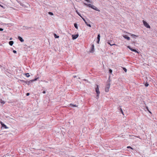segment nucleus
Listing matches in <instances>:
<instances>
[{
  "label": "nucleus",
  "mask_w": 157,
  "mask_h": 157,
  "mask_svg": "<svg viewBox=\"0 0 157 157\" xmlns=\"http://www.w3.org/2000/svg\"><path fill=\"white\" fill-rule=\"evenodd\" d=\"M12 39V38H11L10 39V40H11Z\"/></svg>",
  "instance_id": "nucleus-40"
},
{
  "label": "nucleus",
  "mask_w": 157,
  "mask_h": 157,
  "mask_svg": "<svg viewBox=\"0 0 157 157\" xmlns=\"http://www.w3.org/2000/svg\"><path fill=\"white\" fill-rule=\"evenodd\" d=\"M92 8L96 11H98L99 12L100 11V10L99 9H98L97 7H96L94 5H93Z\"/></svg>",
  "instance_id": "nucleus-7"
},
{
  "label": "nucleus",
  "mask_w": 157,
  "mask_h": 157,
  "mask_svg": "<svg viewBox=\"0 0 157 157\" xmlns=\"http://www.w3.org/2000/svg\"><path fill=\"white\" fill-rule=\"evenodd\" d=\"M13 44V42L12 41H10L9 42V44L10 46H12Z\"/></svg>",
  "instance_id": "nucleus-14"
},
{
  "label": "nucleus",
  "mask_w": 157,
  "mask_h": 157,
  "mask_svg": "<svg viewBox=\"0 0 157 157\" xmlns=\"http://www.w3.org/2000/svg\"><path fill=\"white\" fill-rule=\"evenodd\" d=\"M13 52L14 53H17V51L16 50H13Z\"/></svg>",
  "instance_id": "nucleus-35"
},
{
  "label": "nucleus",
  "mask_w": 157,
  "mask_h": 157,
  "mask_svg": "<svg viewBox=\"0 0 157 157\" xmlns=\"http://www.w3.org/2000/svg\"><path fill=\"white\" fill-rule=\"evenodd\" d=\"M81 17L82 18V19L84 21L85 23V22H87V21L85 20V19L84 18H83L82 17Z\"/></svg>",
  "instance_id": "nucleus-30"
},
{
  "label": "nucleus",
  "mask_w": 157,
  "mask_h": 157,
  "mask_svg": "<svg viewBox=\"0 0 157 157\" xmlns=\"http://www.w3.org/2000/svg\"><path fill=\"white\" fill-rule=\"evenodd\" d=\"M127 147L128 148H131V149H132V147H130V146H128V147Z\"/></svg>",
  "instance_id": "nucleus-38"
},
{
  "label": "nucleus",
  "mask_w": 157,
  "mask_h": 157,
  "mask_svg": "<svg viewBox=\"0 0 157 157\" xmlns=\"http://www.w3.org/2000/svg\"><path fill=\"white\" fill-rule=\"evenodd\" d=\"M96 86L97 87L95 88V91L97 94V95L96 96L97 98L98 99L99 98V96L100 94V92L99 90V86L98 85H97Z\"/></svg>",
  "instance_id": "nucleus-1"
},
{
  "label": "nucleus",
  "mask_w": 157,
  "mask_h": 157,
  "mask_svg": "<svg viewBox=\"0 0 157 157\" xmlns=\"http://www.w3.org/2000/svg\"><path fill=\"white\" fill-rule=\"evenodd\" d=\"M29 94H29V93H27L26 94V95L27 96H28L29 95Z\"/></svg>",
  "instance_id": "nucleus-37"
},
{
  "label": "nucleus",
  "mask_w": 157,
  "mask_h": 157,
  "mask_svg": "<svg viewBox=\"0 0 157 157\" xmlns=\"http://www.w3.org/2000/svg\"><path fill=\"white\" fill-rule=\"evenodd\" d=\"M43 93V94H45L46 93V92L44 91H43V92H42Z\"/></svg>",
  "instance_id": "nucleus-39"
},
{
  "label": "nucleus",
  "mask_w": 157,
  "mask_h": 157,
  "mask_svg": "<svg viewBox=\"0 0 157 157\" xmlns=\"http://www.w3.org/2000/svg\"><path fill=\"white\" fill-rule=\"evenodd\" d=\"M76 12L77 14L80 16L81 17H82V16L81 15V14L77 11V10H76Z\"/></svg>",
  "instance_id": "nucleus-20"
},
{
  "label": "nucleus",
  "mask_w": 157,
  "mask_h": 157,
  "mask_svg": "<svg viewBox=\"0 0 157 157\" xmlns=\"http://www.w3.org/2000/svg\"><path fill=\"white\" fill-rule=\"evenodd\" d=\"M54 37L56 38H58L59 37V36H57L56 34H54Z\"/></svg>",
  "instance_id": "nucleus-17"
},
{
  "label": "nucleus",
  "mask_w": 157,
  "mask_h": 157,
  "mask_svg": "<svg viewBox=\"0 0 157 157\" xmlns=\"http://www.w3.org/2000/svg\"><path fill=\"white\" fill-rule=\"evenodd\" d=\"M74 26L75 27V28L77 29H78V26H77V24L76 23H75L74 24Z\"/></svg>",
  "instance_id": "nucleus-18"
},
{
  "label": "nucleus",
  "mask_w": 157,
  "mask_h": 157,
  "mask_svg": "<svg viewBox=\"0 0 157 157\" xmlns=\"http://www.w3.org/2000/svg\"><path fill=\"white\" fill-rule=\"evenodd\" d=\"M1 124L2 125V127L5 129H7L8 128L5 124L2 122L1 121Z\"/></svg>",
  "instance_id": "nucleus-5"
},
{
  "label": "nucleus",
  "mask_w": 157,
  "mask_h": 157,
  "mask_svg": "<svg viewBox=\"0 0 157 157\" xmlns=\"http://www.w3.org/2000/svg\"><path fill=\"white\" fill-rule=\"evenodd\" d=\"M70 105H71V106H73V107H76L77 106V105H73V104H70Z\"/></svg>",
  "instance_id": "nucleus-23"
},
{
  "label": "nucleus",
  "mask_w": 157,
  "mask_h": 157,
  "mask_svg": "<svg viewBox=\"0 0 157 157\" xmlns=\"http://www.w3.org/2000/svg\"><path fill=\"white\" fill-rule=\"evenodd\" d=\"M109 72L111 74L112 72V70L110 69L109 70Z\"/></svg>",
  "instance_id": "nucleus-29"
},
{
  "label": "nucleus",
  "mask_w": 157,
  "mask_h": 157,
  "mask_svg": "<svg viewBox=\"0 0 157 157\" xmlns=\"http://www.w3.org/2000/svg\"><path fill=\"white\" fill-rule=\"evenodd\" d=\"M110 87V84L109 83L107 85L105 89V91L106 92H108L109 91Z\"/></svg>",
  "instance_id": "nucleus-4"
},
{
  "label": "nucleus",
  "mask_w": 157,
  "mask_h": 157,
  "mask_svg": "<svg viewBox=\"0 0 157 157\" xmlns=\"http://www.w3.org/2000/svg\"><path fill=\"white\" fill-rule=\"evenodd\" d=\"M20 4L21 6H25V5L22 3H20Z\"/></svg>",
  "instance_id": "nucleus-28"
},
{
  "label": "nucleus",
  "mask_w": 157,
  "mask_h": 157,
  "mask_svg": "<svg viewBox=\"0 0 157 157\" xmlns=\"http://www.w3.org/2000/svg\"><path fill=\"white\" fill-rule=\"evenodd\" d=\"M123 36L127 40H129L130 39V38L129 37L127 36L126 35H123Z\"/></svg>",
  "instance_id": "nucleus-8"
},
{
  "label": "nucleus",
  "mask_w": 157,
  "mask_h": 157,
  "mask_svg": "<svg viewBox=\"0 0 157 157\" xmlns=\"http://www.w3.org/2000/svg\"><path fill=\"white\" fill-rule=\"evenodd\" d=\"M109 44L111 46H112L113 45H116V44H112V43H110L109 42H108Z\"/></svg>",
  "instance_id": "nucleus-19"
},
{
  "label": "nucleus",
  "mask_w": 157,
  "mask_h": 157,
  "mask_svg": "<svg viewBox=\"0 0 157 157\" xmlns=\"http://www.w3.org/2000/svg\"><path fill=\"white\" fill-rule=\"evenodd\" d=\"M127 48L129 49L131 51H132V50H133V49L130 46H128Z\"/></svg>",
  "instance_id": "nucleus-21"
},
{
  "label": "nucleus",
  "mask_w": 157,
  "mask_h": 157,
  "mask_svg": "<svg viewBox=\"0 0 157 157\" xmlns=\"http://www.w3.org/2000/svg\"><path fill=\"white\" fill-rule=\"evenodd\" d=\"M100 34H99L98 35V36H97V40H98V41H97V43L98 44H99V42L100 41Z\"/></svg>",
  "instance_id": "nucleus-11"
},
{
  "label": "nucleus",
  "mask_w": 157,
  "mask_h": 157,
  "mask_svg": "<svg viewBox=\"0 0 157 157\" xmlns=\"http://www.w3.org/2000/svg\"><path fill=\"white\" fill-rule=\"evenodd\" d=\"M85 24H86V25L87 26H89V27H91V25L90 24H88L87 22H85Z\"/></svg>",
  "instance_id": "nucleus-16"
},
{
  "label": "nucleus",
  "mask_w": 157,
  "mask_h": 157,
  "mask_svg": "<svg viewBox=\"0 0 157 157\" xmlns=\"http://www.w3.org/2000/svg\"><path fill=\"white\" fill-rule=\"evenodd\" d=\"M132 51L134 52H137V53L138 52L137 51L136 49H133V50H132Z\"/></svg>",
  "instance_id": "nucleus-33"
},
{
  "label": "nucleus",
  "mask_w": 157,
  "mask_h": 157,
  "mask_svg": "<svg viewBox=\"0 0 157 157\" xmlns=\"http://www.w3.org/2000/svg\"><path fill=\"white\" fill-rule=\"evenodd\" d=\"M49 14L51 15H53V13L52 12H49L48 13Z\"/></svg>",
  "instance_id": "nucleus-25"
},
{
  "label": "nucleus",
  "mask_w": 157,
  "mask_h": 157,
  "mask_svg": "<svg viewBox=\"0 0 157 157\" xmlns=\"http://www.w3.org/2000/svg\"><path fill=\"white\" fill-rule=\"evenodd\" d=\"M94 45L93 44L92 45V47H91V50L90 52H94Z\"/></svg>",
  "instance_id": "nucleus-13"
},
{
  "label": "nucleus",
  "mask_w": 157,
  "mask_h": 157,
  "mask_svg": "<svg viewBox=\"0 0 157 157\" xmlns=\"http://www.w3.org/2000/svg\"><path fill=\"white\" fill-rule=\"evenodd\" d=\"M38 79V77H37V78H35V79L31 80L29 81H26L25 82L28 85H29L30 83H31L32 82L37 80Z\"/></svg>",
  "instance_id": "nucleus-2"
},
{
  "label": "nucleus",
  "mask_w": 157,
  "mask_h": 157,
  "mask_svg": "<svg viewBox=\"0 0 157 157\" xmlns=\"http://www.w3.org/2000/svg\"><path fill=\"white\" fill-rule=\"evenodd\" d=\"M18 39L21 42H23L24 41V40L23 39V38L20 36H18Z\"/></svg>",
  "instance_id": "nucleus-12"
},
{
  "label": "nucleus",
  "mask_w": 157,
  "mask_h": 157,
  "mask_svg": "<svg viewBox=\"0 0 157 157\" xmlns=\"http://www.w3.org/2000/svg\"><path fill=\"white\" fill-rule=\"evenodd\" d=\"M128 33L129 34H130L131 36H132V37L133 38H136V37H138V36H136V35H134V34H131V33Z\"/></svg>",
  "instance_id": "nucleus-9"
},
{
  "label": "nucleus",
  "mask_w": 157,
  "mask_h": 157,
  "mask_svg": "<svg viewBox=\"0 0 157 157\" xmlns=\"http://www.w3.org/2000/svg\"><path fill=\"white\" fill-rule=\"evenodd\" d=\"M143 24L144 26L147 28H150V26L145 21L143 20Z\"/></svg>",
  "instance_id": "nucleus-3"
},
{
  "label": "nucleus",
  "mask_w": 157,
  "mask_h": 157,
  "mask_svg": "<svg viewBox=\"0 0 157 157\" xmlns=\"http://www.w3.org/2000/svg\"><path fill=\"white\" fill-rule=\"evenodd\" d=\"M0 102L1 103H2V104H3L5 103V101H3L2 100H1L0 101Z\"/></svg>",
  "instance_id": "nucleus-24"
},
{
  "label": "nucleus",
  "mask_w": 157,
  "mask_h": 157,
  "mask_svg": "<svg viewBox=\"0 0 157 157\" xmlns=\"http://www.w3.org/2000/svg\"><path fill=\"white\" fill-rule=\"evenodd\" d=\"M74 77H76V76H74Z\"/></svg>",
  "instance_id": "nucleus-41"
},
{
  "label": "nucleus",
  "mask_w": 157,
  "mask_h": 157,
  "mask_svg": "<svg viewBox=\"0 0 157 157\" xmlns=\"http://www.w3.org/2000/svg\"><path fill=\"white\" fill-rule=\"evenodd\" d=\"M25 75L26 77H29L30 76V75L29 73H27L25 74Z\"/></svg>",
  "instance_id": "nucleus-22"
},
{
  "label": "nucleus",
  "mask_w": 157,
  "mask_h": 157,
  "mask_svg": "<svg viewBox=\"0 0 157 157\" xmlns=\"http://www.w3.org/2000/svg\"><path fill=\"white\" fill-rule=\"evenodd\" d=\"M78 36V35L77 34L76 35H72V36L73 39H76Z\"/></svg>",
  "instance_id": "nucleus-6"
},
{
  "label": "nucleus",
  "mask_w": 157,
  "mask_h": 157,
  "mask_svg": "<svg viewBox=\"0 0 157 157\" xmlns=\"http://www.w3.org/2000/svg\"><path fill=\"white\" fill-rule=\"evenodd\" d=\"M84 4L85 5L88 6L89 7L91 8H92V6H93V5H92L91 4H86V3H84Z\"/></svg>",
  "instance_id": "nucleus-10"
},
{
  "label": "nucleus",
  "mask_w": 157,
  "mask_h": 157,
  "mask_svg": "<svg viewBox=\"0 0 157 157\" xmlns=\"http://www.w3.org/2000/svg\"><path fill=\"white\" fill-rule=\"evenodd\" d=\"M85 0L88 3H90V2H91L90 0Z\"/></svg>",
  "instance_id": "nucleus-32"
},
{
  "label": "nucleus",
  "mask_w": 157,
  "mask_h": 157,
  "mask_svg": "<svg viewBox=\"0 0 157 157\" xmlns=\"http://www.w3.org/2000/svg\"><path fill=\"white\" fill-rule=\"evenodd\" d=\"M120 111L122 113V114L124 115V114H123V110L121 108L120 109Z\"/></svg>",
  "instance_id": "nucleus-31"
},
{
  "label": "nucleus",
  "mask_w": 157,
  "mask_h": 157,
  "mask_svg": "<svg viewBox=\"0 0 157 157\" xmlns=\"http://www.w3.org/2000/svg\"><path fill=\"white\" fill-rule=\"evenodd\" d=\"M132 51L134 52H137V53L138 52L137 51L136 49H133V50H132Z\"/></svg>",
  "instance_id": "nucleus-34"
},
{
  "label": "nucleus",
  "mask_w": 157,
  "mask_h": 157,
  "mask_svg": "<svg viewBox=\"0 0 157 157\" xmlns=\"http://www.w3.org/2000/svg\"><path fill=\"white\" fill-rule=\"evenodd\" d=\"M3 30V29L0 28V31H2Z\"/></svg>",
  "instance_id": "nucleus-36"
},
{
  "label": "nucleus",
  "mask_w": 157,
  "mask_h": 157,
  "mask_svg": "<svg viewBox=\"0 0 157 157\" xmlns=\"http://www.w3.org/2000/svg\"><path fill=\"white\" fill-rule=\"evenodd\" d=\"M148 85H149V84L147 82L145 84V86L146 87Z\"/></svg>",
  "instance_id": "nucleus-26"
},
{
  "label": "nucleus",
  "mask_w": 157,
  "mask_h": 157,
  "mask_svg": "<svg viewBox=\"0 0 157 157\" xmlns=\"http://www.w3.org/2000/svg\"><path fill=\"white\" fill-rule=\"evenodd\" d=\"M123 69L125 71V72H126V71H127V69H126L125 68L123 67Z\"/></svg>",
  "instance_id": "nucleus-27"
},
{
  "label": "nucleus",
  "mask_w": 157,
  "mask_h": 157,
  "mask_svg": "<svg viewBox=\"0 0 157 157\" xmlns=\"http://www.w3.org/2000/svg\"><path fill=\"white\" fill-rule=\"evenodd\" d=\"M145 111H148L150 113H151V112L149 110L148 107L147 106H146L145 109Z\"/></svg>",
  "instance_id": "nucleus-15"
}]
</instances>
